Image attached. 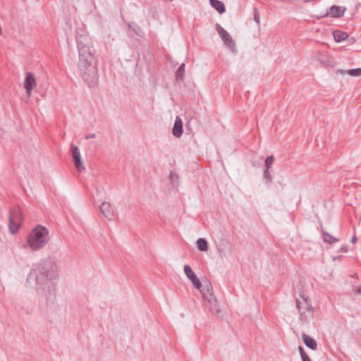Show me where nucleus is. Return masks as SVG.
<instances>
[{
  "mask_svg": "<svg viewBox=\"0 0 361 361\" xmlns=\"http://www.w3.org/2000/svg\"><path fill=\"white\" fill-rule=\"evenodd\" d=\"M43 274L45 272H42ZM46 277L47 279L51 280L57 277V272H46Z\"/></svg>",
  "mask_w": 361,
  "mask_h": 361,
  "instance_id": "b1692460",
  "label": "nucleus"
},
{
  "mask_svg": "<svg viewBox=\"0 0 361 361\" xmlns=\"http://www.w3.org/2000/svg\"><path fill=\"white\" fill-rule=\"evenodd\" d=\"M333 36L335 41H336L337 42H341L348 38V34L345 32L336 30L334 31Z\"/></svg>",
  "mask_w": 361,
  "mask_h": 361,
  "instance_id": "ddd939ff",
  "label": "nucleus"
},
{
  "mask_svg": "<svg viewBox=\"0 0 361 361\" xmlns=\"http://www.w3.org/2000/svg\"><path fill=\"white\" fill-rule=\"evenodd\" d=\"M357 237H356V236H353V237L352 238V239H351V242H352L353 243H354V244L357 243Z\"/></svg>",
  "mask_w": 361,
  "mask_h": 361,
  "instance_id": "7c9ffc66",
  "label": "nucleus"
},
{
  "mask_svg": "<svg viewBox=\"0 0 361 361\" xmlns=\"http://www.w3.org/2000/svg\"><path fill=\"white\" fill-rule=\"evenodd\" d=\"M296 306L301 321L307 322L313 317V307L310 301L304 295H300V298L296 299Z\"/></svg>",
  "mask_w": 361,
  "mask_h": 361,
  "instance_id": "20e7f679",
  "label": "nucleus"
},
{
  "mask_svg": "<svg viewBox=\"0 0 361 361\" xmlns=\"http://www.w3.org/2000/svg\"><path fill=\"white\" fill-rule=\"evenodd\" d=\"M254 20L256 22L257 25L259 24L260 21V16L258 10L255 8L254 9Z\"/></svg>",
  "mask_w": 361,
  "mask_h": 361,
  "instance_id": "5701e85b",
  "label": "nucleus"
},
{
  "mask_svg": "<svg viewBox=\"0 0 361 361\" xmlns=\"http://www.w3.org/2000/svg\"><path fill=\"white\" fill-rule=\"evenodd\" d=\"M79 61L78 68L80 75L90 87H94L98 80L97 68L93 64L94 53L92 41L88 35L77 37Z\"/></svg>",
  "mask_w": 361,
  "mask_h": 361,
  "instance_id": "f257e3e1",
  "label": "nucleus"
},
{
  "mask_svg": "<svg viewBox=\"0 0 361 361\" xmlns=\"http://www.w3.org/2000/svg\"><path fill=\"white\" fill-rule=\"evenodd\" d=\"M353 291L356 294H360L361 295V286L358 287H355L353 288Z\"/></svg>",
  "mask_w": 361,
  "mask_h": 361,
  "instance_id": "393cba45",
  "label": "nucleus"
},
{
  "mask_svg": "<svg viewBox=\"0 0 361 361\" xmlns=\"http://www.w3.org/2000/svg\"><path fill=\"white\" fill-rule=\"evenodd\" d=\"M36 87V80L35 76L31 73H27L25 75V80L24 82V88L25 89L26 94L30 96L32 90Z\"/></svg>",
  "mask_w": 361,
  "mask_h": 361,
  "instance_id": "0eeeda50",
  "label": "nucleus"
},
{
  "mask_svg": "<svg viewBox=\"0 0 361 361\" xmlns=\"http://www.w3.org/2000/svg\"><path fill=\"white\" fill-rule=\"evenodd\" d=\"M95 137H96L95 134L92 133V134L87 135L85 136V139L88 140V139H90V138H94Z\"/></svg>",
  "mask_w": 361,
  "mask_h": 361,
  "instance_id": "bb28decb",
  "label": "nucleus"
},
{
  "mask_svg": "<svg viewBox=\"0 0 361 361\" xmlns=\"http://www.w3.org/2000/svg\"><path fill=\"white\" fill-rule=\"evenodd\" d=\"M171 1H172L173 0H170Z\"/></svg>",
  "mask_w": 361,
  "mask_h": 361,
  "instance_id": "2f4dec72",
  "label": "nucleus"
},
{
  "mask_svg": "<svg viewBox=\"0 0 361 361\" xmlns=\"http://www.w3.org/2000/svg\"><path fill=\"white\" fill-rule=\"evenodd\" d=\"M99 208L101 212L106 218L111 219L114 217V210L109 202H103Z\"/></svg>",
  "mask_w": 361,
  "mask_h": 361,
  "instance_id": "9d476101",
  "label": "nucleus"
},
{
  "mask_svg": "<svg viewBox=\"0 0 361 361\" xmlns=\"http://www.w3.org/2000/svg\"><path fill=\"white\" fill-rule=\"evenodd\" d=\"M140 28L139 27H133V31L135 33V35H137V36L140 35L139 32H138V30H140Z\"/></svg>",
  "mask_w": 361,
  "mask_h": 361,
  "instance_id": "a878e982",
  "label": "nucleus"
},
{
  "mask_svg": "<svg viewBox=\"0 0 361 361\" xmlns=\"http://www.w3.org/2000/svg\"><path fill=\"white\" fill-rule=\"evenodd\" d=\"M322 238H323V240L325 243H329V244H333L339 240L338 239L333 237L331 235H330L328 233L324 232V231L322 232Z\"/></svg>",
  "mask_w": 361,
  "mask_h": 361,
  "instance_id": "dca6fc26",
  "label": "nucleus"
},
{
  "mask_svg": "<svg viewBox=\"0 0 361 361\" xmlns=\"http://www.w3.org/2000/svg\"><path fill=\"white\" fill-rule=\"evenodd\" d=\"M299 350L302 361H311L310 358L304 351L303 348L302 346L299 347Z\"/></svg>",
  "mask_w": 361,
  "mask_h": 361,
  "instance_id": "4be33fe9",
  "label": "nucleus"
},
{
  "mask_svg": "<svg viewBox=\"0 0 361 361\" xmlns=\"http://www.w3.org/2000/svg\"><path fill=\"white\" fill-rule=\"evenodd\" d=\"M71 149L75 168L79 172L84 171L85 166L80 160V152L79 148L77 146L72 145L71 146Z\"/></svg>",
  "mask_w": 361,
  "mask_h": 361,
  "instance_id": "423d86ee",
  "label": "nucleus"
},
{
  "mask_svg": "<svg viewBox=\"0 0 361 361\" xmlns=\"http://www.w3.org/2000/svg\"><path fill=\"white\" fill-rule=\"evenodd\" d=\"M183 271H192V269H191V267L189 265H185Z\"/></svg>",
  "mask_w": 361,
  "mask_h": 361,
  "instance_id": "c756f323",
  "label": "nucleus"
},
{
  "mask_svg": "<svg viewBox=\"0 0 361 361\" xmlns=\"http://www.w3.org/2000/svg\"><path fill=\"white\" fill-rule=\"evenodd\" d=\"M212 6L215 8L220 14L225 12V6L223 2L218 0H209Z\"/></svg>",
  "mask_w": 361,
  "mask_h": 361,
  "instance_id": "4468645a",
  "label": "nucleus"
},
{
  "mask_svg": "<svg viewBox=\"0 0 361 361\" xmlns=\"http://www.w3.org/2000/svg\"><path fill=\"white\" fill-rule=\"evenodd\" d=\"M216 28L218 32L223 30V27L219 24H216Z\"/></svg>",
  "mask_w": 361,
  "mask_h": 361,
  "instance_id": "c85d7f7f",
  "label": "nucleus"
},
{
  "mask_svg": "<svg viewBox=\"0 0 361 361\" xmlns=\"http://www.w3.org/2000/svg\"><path fill=\"white\" fill-rule=\"evenodd\" d=\"M348 73L351 76H361V68H357L353 69H350L348 71Z\"/></svg>",
  "mask_w": 361,
  "mask_h": 361,
  "instance_id": "6ab92c4d",
  "label": "nucleus"
},
{
  "mask_svg": "<svg viewBox=\"0 0 361 361\" xmlns=\"http://www.w3.org/2000/svg\"><path fill=\"white\" fill-rule=\"evenodd\" d=\"M196 245L198 250L200 251H207L208 250V243L204 238H199L196 241Z\"/></svg>",
  "mask_w": 361,
  "mask_h": 361,
  "instance_id": "2eb2a0df",
  "label": "nucleus"
},
{
  "mask_svg": "<svg viewBox=\"0 0 361 361\" xmlns=\"http://www.w3.org/2000/svg\"><path fill=\"white\" fill-rule=\"evenodd\" d=\"M345 8L334 5L331 6L325 14L326 17L341 18L344 16Z\"/></svg>",
  "mask_w": 361,
  "mask_h": 361,
  "instance_id": "6e6552de",
  "label": "nucleus"
},
{
  "mask_svg": "<svg viewBox=\"0 0 361 361\" xmlns=\"http://www.w3.org/2000/svg\"><path fill=\"white\" fill-rule=\"evenodd\" d=\"M172 132L173 136L176 137H180L183 134V123L179 116H176V118Z\"/></svg>",
  "mask_w": 361,
  "mask_h": 361,
  "instance_id": "9b49d317",
  "label": "nucleus"
},
{
  "mask_svg": "<svg viewBox=\"0 0 361 361\" xmlns=\"http://www.w3.org/2000/svg\"><path fill=\"white\" fill-rule=\"evenodd\" d=\"M263 178L266 180V182L267 183H271L272 182V178H271V173L269 172V169H266L264 171Z\"/></svg>",
  "mask_w": 361,
  "mask_h": 361,
  "instance_id": "aec40b11",
  "label": "nucleus"
},
{
  "mask_svg": "<svg viewBox=\"0 0 361 361\" xmlns=\"http://www.w3.org/2000/svg\"><path fill=\"white\" fill-rule=\"evenodd\" d=\"M39 268L43 271H54L58 267L56 266V260L54 257H49L40 263Z\"/></svg>",
  "mask_w": 361,
  "mask_h": 361,
  "instance_id": "1a4fd4ad",
  "label": "nucleus"
},
{
  "mask_svg": "<svg viewBox=\"0 0 361 361\" xmlns=\"http://www.w3.org/2000/svg\"><path fill=\"white\" fill-rule=\"evenodd\" d=\"M23 221V214L19 207H13L9 212V230L12 233H16Z\"/></svg>",
  "mask_w": 361,
  "mask_h": 361,
  "instance_id": "39448f33",
  "label": "nucleus"
},
{
  "mask_svg": "<svg viewBox=\"0 0 361 361\" xmlns=\"http://www.w3.org/2000/svg\"><path fill=\"white\" fill-rule=\"evenodd\" d=\"M195 288L198 289L202 294L203 305L209 308L211 312L218 314L220 312L217 300L214 295L210 281L206 277L199 278L195 272H185Z\"/></svg>",
  "mask_w": 361,
  "mask_h": 361,
  "instance_id": "f03ea898",
  "label": "nucleus"
},
{
  "mask_svg": "<svg viewBox=\"0 0 361 361\" xmlns=\"http://www.w3.org/2000/svg\"><path fill=\"white\" fill-rule=\"evenodd\" d=\"M185 72V63H182L176 73V79H181Z\"/></svg>",
  "mask_w": 361,
  "mask_h": 361,
  "instance_id": "a211bd4d",
  "label": "nucleus"
},
{
  "mask_svg": "<svg viewBox=\"0 0 361 361\" xmlns=\"http://www.w3.org/2000/svg\"><path fill=\"white\" fill-rule=\"evenodd\" d=\"M302 339L304 342V343L312 350H316L317 347V341L310 337V336L307 335L306 334H302Z\"/></svg>",
  "mask_w": 361,
  "mask_h": 361,
  "instance_id": "f8f14e48",
  "label": "nucleus"
},
{
  "mask_svg": "<svg viewBox=\"0 0 361 361\" xmlns=\"http://www.w3.org/2000/svg\"><path fill=\"white\" fill-rule=\"evenodd\" d=\"M221 38L228 47L232 48L235 46L232 37L228 32L224 34V35L221 37Z\"/></svg>",
  "mask_w": 361,
  "mask_h": 361,
  "instance_id": "f3484780",
  "label": "nucleus"
},
{
  "mask_svg": "<svg viewBox=\"0 0 361 361\" xmlns=\"http://www.w3.org/2000/svg\"><path fill=\"white\" fill-rule=\"evenodd\" d=\"M274 156L273 155H271V156H268L266 159H265V166H266V169H269L271 166V165L273 164V162H274Z\"/></svg>",
  "mask_w": 361,
  "mask_h": 361,
  "instance_id": "412c9836",
  "label": "nucleus"
},
{
  "mask_svg": "<svg viewBox=\"0 0 361 361\" xmlns=\"http://www.w3.org/2000/svg\"><path fill=\"white\" fill-rule=\"evenodd\" d=\"M49 240V233L44 226H37L29 234L27 243L33 250H38L44 247Z\"/></svg>",
  "mask_w": 361,
  "mask_h": 361,
  "instance_id": "7ed1b4c3",
  "label": "nucleus"
},
{
  "mask_svg": "<svg viewBox=\"0 0 361 361\" xmlns=\"http://www.w3.org/2000/svg\"><path fill=\"white\" fill-rule=\"evenodd\" d=\"M227 32H227L226 30H224V29L223 28V30H221V31H219L218 33H219V36H220V37H222V36H224V34H226V33H227Z\"/></svg>",
  "mask_w": 361,
  "mask_h": 361,
  "instance_id": "cd10ccee",
  "label": "nucleus"
}]
</instances>
